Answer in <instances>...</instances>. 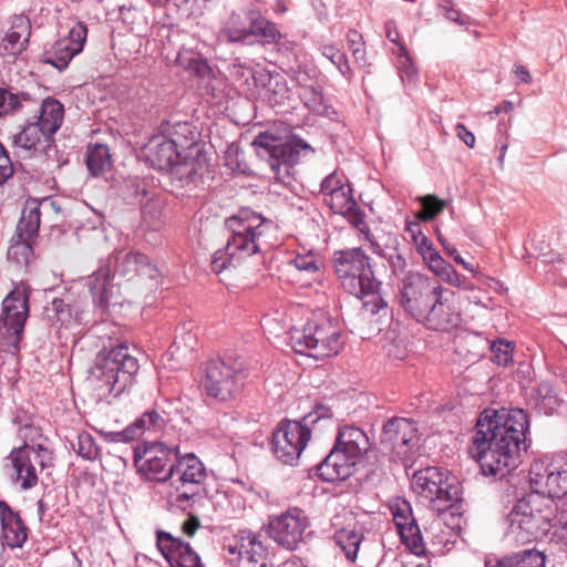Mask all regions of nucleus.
<instances>
[{
	"label": "nucleus",
	"mask_w": 567,
	"mask_h": 567,
	"mask_svg": "<svg viewBox=\"0 0 567 567\" xmlns=\"http://www.w3.org/2000/svg\"><path fill=\"white\" fill-rule=\"evenodd\" d=\"M527 413L523 409L494 411L481 414L472 436L470 454L484 475L503 478L522 463V454L529 443Z\"/></svg>",
	"instance_id": "1"
},
{
	"label": "nucleus",
	"mask_w": 567,
	"mask_h": 567,
	"mask_svg": "<svg viewBox=\"0 0 567 567\" xmlns=\"http://www.w3.org/2000/svg\"><path fill=\"white\" fill-rule=\"evenodd\" d=\"M229 237L224 249L212 256V270L216 275L236 268L247 257L259 254L269 247L268 233L272 221L250 209H241L225 221Z\"/></svg>",
	"instance_id": "2"
},
{
	"label": "nucleus",
	"mask_w": 567,
	"mask_h": 567,
	"mask_svg": "<svg viewBox=\"0 0 567 567\" xmlns=\"http://www.w3.org/2000/svg\"><path fill=\"white\" fill-rule=\"evenodd\" d=\"M334 271L344 291L360 299L371 315L386 307L380 296L381 282L375 278L370 257L362 248H349L333 254Z\"/></svg>",
	"instance_id": "3"
},
{
	"label": "nucleus",
	"mask_w": 567,
	"mask_h": 567,
	"mask_svg": "<svg viewBox=\"0 0 567 567\" xmlns=\"http://www.w3.org/2000/svg\"><path fill=\"white\" fill-rule=\"evenodd\" d=\"M555 514L554 501L537 493H529L518 499L508 513V535L519 543L546 536L553 526Z\"/></svg>",
	"instance_id": "4"
},
{
	"label": "nucleus",
	"mask_w": 567,
	"mask_h": 567,
	"mask_svg": "<svg viewBox=\"0 0 567 567\" xmlns=\"http://www.w3.org/2000/svg\"><path fill=\"white\" fill-rule=\"evenodd\" d=\"M184 146H178L175 138L159 134L150 138L145 145L147 161L159 171L169 169L173 179L188 185L200 173L204 162L199 157L198 146L192 145L183 155Z\"/></svg>",
	"instance_id": "5"
},
{
	"label": "nucleus",
	"mask_w": 567,
	"mask_h": 567,
	"mask_svg": "<svg viewBox=\"0 0 567 567\" xmlns=\"http://www.w3.org/2000/svg\"><path fill=\"white\" fill-rule=\"evenodd\" d=\"M138 370L137 358L126 343H120L96 355L90 371V379L104 394L113 392L120 394L133 384Z\"/></svg>",
	"instance_id": "6"
},
{
	"label": "nucleus",
	"mask_w": 567,
	"mask_h": 567,
	"mask_svg": "<svg viewBox=\"0 0 567 567\" xmlns=\"http://www.w3.org/2000/svg\"><path fill=\"white\" fill-rule=\"evenodd\" d=\"M414 493L427 503L435 517L425 533L436 536L443 524L441 515L454 507L461 501V489L457 484L449 482L445 473L437 467H426L417 471L412 478Z\"/></svg>",
	"instance_id": "7"
},
{
	"label": "nucleus",
	"mask_w": 567,
	"mask_h": 567,
	"mask_svg": "<svg viewBox=\"0 0 567 567\" xmlns=\"http://www.w3.org/2000/svg\"><path fill=\"white\" fill-rule=\"evenodd\" d=\"M172 476L167 487V497L172 505L187 509L200 497L207 478V468L194 453L181 455L179 449L171 464Z\"/></svg>",
	"instance_id": "8"
},
{
	"label": "nucleus",
	"mask_w": 567,
	"mask_h": 567,
	"mask_svg": "<svg viewBox=\"0 0 567 567\" xmlns=\"http://www.w3.org/2000/svg\"><path fill=\"white\" fill-rule=\"evenodd\" d=\"M29 317V290L23 284L16 285L2 301L0 316V349L17 354Z\"/></svg>",
	"instance_id": "9"
},
{
	"label": "nucleus",
	"mask_w": 567,
	"mask_h": 567,
	"mask_svg": "<svg viewBox=\"0 0 567 567\" xmlns=\"http://www.w3.org/2000/svg\"><path fill=\"white\" fill-rule=\"evenodd\" d=\"M308 419H310L309 423H316L319 420L318 416L312 419L310 413L303 417L302 422L281 421L272 432L271 451L282 464L290 466L298 464L301 453L311 439V430L307 423Z\"/></svg>",
	"instance_id": "10"
},
{
	"label": "nucleus",
	"mask_w": 567,
	"mask_h": 567,
	"mask_svg": "<svg viewBox=\"0 0 567 567\" xmlns=\"http://www.w3.org/2000/svg\"><path fill=\"white\" fill-rule=\"evenodd\" d=\"M220 34L228 42H244L251 37L261 38L265 43H275L280 39L276 25L258 11L243 8L234 11L223 23Z\"/></svg>",
	"instance_id": "11"
},
{
	"label": "nucleus",
	"mask_w": 567,
	"mask_h": 567,
	"mask_svg": "<svg viewBox=\"0 0 567 567\" xmlns=\"http://www.w3.org/2000/svg\"><path fill=\"white\" fill-rule=\"evenodd\" d=\"M178 446H167L161 442H144L134 450V464L138 474L147 481L169 484Z\"/></svg>",
	"instance_id": "12"
},
{
	"label": "nucleus",
	"mask_w": 567,
	"mask_h": 567,
	"mask_svg": "<svg viewBox=\"0 0 567 567\" xmlns=\"http://www.w3.org/2000/svg\"><path fill=\"white\" fill-rule=\"evenodd\" d=\"M252 144L261 156H269V166L278 179L281 178V172L289 175L290 167L298 162L302 151H312L301 138L291 136L282 142L268 132L257 135Z\"/></svg>",
	"instance_id": "13"
},
{
	"label": "nucleus",
	"mask_w": 567,
	"mask_h": 567,
	"mask_svg": "<svg viewBox=\"0 0 567 567\" xmlns=\"http://www.w3.org/2000/svg\"><path fill=\"white\" fill-rule=\"evenodd\" d=\"M40 228V207L28 202L22 209L20 220L8 249V260L21 266L28 265L33 256L32 243Z\"/></svg>",
	"instance_id": "14"
},
{
	"label": "nucleus",
	"mask_w": 567,
	"mask_h": 567,
	"mask_svg": "<svg viewBox=\"0 0 567 567\" xmlns=\"http://www.w3.org/2000/svg\"><path fill=\"white\" fill-rule=\"evenodd\" d=\"M440 286L427 276L410 274L403 279L400 288L399 301L401 307L412 318L422 321L424 311H426Z\"/></svg>",
	"instance_id": "15"
},
{
	"label": "nucleus",
	"mask_w": 567,
	"mask_h": 567,
	"mask_svg": "<svg viewBox=\"0 0 567 567\" xmlns=\"http://www.w3.org/2000/svg\"><path fill=\"white\" fill-rule=\"evenodd\" d=\"M203 385L209 396L226 401L240 392L243 374L224 360H212L206 365Z\"/></svg>",
	"instance_id": "16"
},
{
	"label": "nucleus",
	"mask_w": 567,
	"mask_h": 567,
	"mask_svg": "<svg viewBox=\"0 0 567 567\" xmlns=\"http://www.w3.org/2000/svg\"><path fill=\"white\" fill-rule=\"evenodd\" d=\"M530 493H537L554 501L567 494V466L538 460L529 468Z\"/></svg>",
	"instance_id": "17"
},
{
	"label": "nucleus",
	"mask_w": 567,
	"mask_h": 567,
	"mask_svg": "<svg viewBox=\"0 0 567 567\" xmlns=\"http://www.w3.org/2000/svg\"><path fill=\"white\" fill-rule=\"evenodd\" d=\"M417 443V427L414 421L405 417H393L383 425L381 444L399 460H410Z\"/></svg>",
	"instance_id": "18"
},
{
	"label": "nucleus",
	"mask_w": 567,
	"mask_h": 567,
	"mask_svg": "<svg viewBox=\"0 0 567 567\" xmlns=\"http://www.w3.org/2000/svg\"><path fill=\"white\" fill-rule=\"evenodd\" d=\"M308 519L302 511L290 508L269 522V536L281 547L293 550L303 540Z\"/></svg>",
	"instance_id": "19"
},
{
	"label": "nucleus",
	"mask_w": 567,
	"mask_h": 567,
	"mask_svg": "<svg viewBox=\"0 0 567 567\" xmlns=\"http://www.w3.org/2000/svg\"><path fill=\"white\" fill-rule=\"evenodd\" d=\"M106 264L114 268L113 276L118 275L126 280H133L135 277L150 279L158 282L159 270L153 265L148 257L137 251H118L111 256Z\"/></svg>",
	"instance_id": "20"
},
{
	"label": "nucleus",
	"mask_w": 567,
	"mask_h": 567,
	"mask_svg": "<svg viewBox=\"0 0 567 567\" xmlns=\"http://www.w3.org/2000/svg\"><path fill=\"white\" fill-rule=\"evenodd\" d=\"M86 25L79 22L72 27L68 37L59 39L52 48L44 53L43 62L62 71L74 55L79 54L86 41Z\"/></svg>",
	"instance_id": "21"
},
{
	"label": "nucleus",
	"mask_w": 567,
	"mask_h": 567,
	"mask_svg": "<svg viewBox=\"0 0 567 567\" xmlns=\"http://www.w3.org/2000/svg\"><path fill=\"white\" fill-rule=\"evenodd\" d=\"M157 547L171 567H204L200 557L190 545L169 533L158 532Z\"/></svg>",
	"instance_id": "22"
},
{
	"label": "nucleus",
	"mask_w": 567,
	"mask_h": 567,
	"mask_svg": "<svg viewBox=\"0 0 567 567\" xmlns=\"http://www.w3.org/2000/svg\"><path fill=\"white\" fill-rule=\"evenodd\" d=\"M31 37V22L27 16L11 18L10 27L0 42V56L17 60L28 48Z\"/></svg>",
	"instance_id": "23"
},
{
	"label": "nucleus",
	"mask_w": 567,
	"mask_h": 567,
	"mask_svg": "<svg viewBox=\"0 0 567 567\" xmlns=\"http://www.w3.org/2000/svg\"><path fill=\"white\" fill-rule=\"evenodd\" d=\"M334 544L343 551L350 563H355L363 534L352 527L344 526V516L337 514L330 523V528L324 529Z\"/></svg>",
	"instance_id": "24"
},
{
	"label": "nucleus",
	"mask_w": 567,
	"mask_h": 567,
	"mask_svg": "<svg viewBox=\"0 0 567 567\" xmlns=\"http://www.w3.org/2000/svg\"><path fill=\"white\" fill-rule=\"evenodd\" d=\"M32 449L28 444L13 449L7 457V467L12 470V478L22 489H31L38 484V474L31 457Z\"/></svg>",
	"instance_id": "25"
},
{
	"label": "nucleus",
	"mask_w": 567,
	"mask_h": 567,
	"mask_svg": "<svg viewBox=\"0 0 567 567\" xmlns=\"http://www.w3.org/2000/svg\"><path fill=\"white\" fill-rule=\"evenodd\" d=\"M229 551L238 554V567H268L267 549L254 533L241 535Z\"/></svg>",
	"instance_id": "26"
},
{
	"label": "nucleus",
	"mask_w": 567,
	"mask_h": 567,
	"mask_svg": "<svg viewBox=\"0 0 567 567\" xmlns=\"http://www.w3.org/2000/svg\"><path fill=\"white\" fill-rule=\"evenodd\" d=\"M357 462L338 444H334L329 455L321 461V481L334 482L348 478Z\"/></svg>",
	"instance_id": "27"
},
{
	"label": "nucleus",
	"mask_w": 567,
	"mask_h": 567,
	"mask_svg": "<svg viewBox=\"0 0 567 567\" xmlns=\"http://www.w3.org/2000/svg\"><path fill=\"white\" fill-rule=\"evenodd\" d=\"M447 293L451 295L447 289L440 286L430 301L426 311H424L422 321H426L435 330H445L454 323L451 308L446 305L447 298L445 295Z\"/></svg>",
	"instance_id": "28"
},
{
	"label": "nucleus",
	"mask_w": 567,
	"mask_h": 567,
	"mask_svg": "<svg viewBox=\"0 0 567 567\" xmlns=\"http://www.w3.org/2000/svg\"><path fill=\"white\" fill-rule=\"evenodd\" d=\"M52 137L42 131L34 122L27 124L13 136V146L20 154H32L51 147Z\"/></svg>",
	"instance_id": "29"
},
{
	"label": "nucleus",
	"mask_w": 567,
	"mask_h": 567,
	"mask_svg": "<svg viewBox=\"0 0 567 567\" xmlns=\"http://www.w3.org/2000/svg\"><path fill=\"white\" fill-rule=\"evenodd\" d=\"M322 199L334 214L346 216L354 226L358 227L363 223L362 214L352 197L350 185L344 188L334 189V192Z\"/></svg>",
	"instance_id": "30"
},
{
	"label": "nucleus",
	"mask_w": 567,
	"mask_h": 567,
	"mask_svg": "<svg viewBox=\"0 0 567 567\" xmlns=\"http://www.w3.org/2000/svg\"><path fill=\"white\" fill-rule=\"evenodd\" d=\"M113 277L110 264H104L86 278V286L92 295L93 302L102 310L106 309L110 303L113 293V285L111 284Z\"/></svg>",
	"instance_id": "31"
},
{
	"label": "nucleus",
	"mask_w": 567,
	"mask_h": 567,
	"mask_svg": "<svg viewBox=\"0 0 567 567\" xmlns=\"http://www.w3.org/2000/svg\"><path fill=\"white\" fill-rule=\"evenodd\" d=\"M0 519L6 544L11 548L22 547L27 540V527L18 513L3 501H0Z\"/></svg>",
	"instance_id": "32"
},
{
	"label": "nucleus",
	"mask_w": 567,
	"mask_h": 567,
	"mask_svg": "<svg viewBox=\"0 0 567 567\" xmlns=\"http://www.w3.org/2000/svg\"><path fill=\"white\" fill-rule=\"evenodd\" d=\"M168 419L161 414L156 409L144 412L123 432L118 433L123 441H132L145 432H158L164 429Z\"/></svg>",
	"instance_id": "33"
},
{
	"label": "nucleus",
	"mask_w": 567,
	"mask_h": 567,
	"mask_svg": "<svg viewBox=\"0 0 567 567\" xmlns=\"http://www.w3.org/2000/svg\"><path fill=\"white\" fill-rule=\"evenodd\" d=\"M336 444L342 447L350 457L357 460L363 456L370 447L367 434L361 429L349 425L339 427Z\"/></svg>",
	"instance_id": "34"
},
{
	"label": "nucleus",
	"mask_w": 567,
	"mask_h": 567,
	"mask_svg": "<svg viewBox=\"0 0 567 567\" xmlns=\"http://www.w3.org/2000/svg\"><path fill=\"white\" fill-rule=\"evenodd\" d=\"M64 120L63 104L53 97H47L41 103L38 121L34 122L50 137L58 132Z\"/></svg>",
	"instance_id": "35"
},
{
	"label": "nucleus",
	"mask_w": 567,
	"mask_h": 567,
	"mask_svg": "<svg viewBox=\"0 0 567 567\" xmlns=\"http://www.w3.org/2000/svg\"><path fill=\"white\" fill-rule=\"evenodd\" d=\"M319 326L317 322H308L303 327L302 331H296L292 334L291 340L296 353L317 360V354L311 353L310 351L317 349L319 340L316 338V332Z\"/></svg>",
	"instance_id": "36"
},
{
	"label": "nucleus",
	"mask_w": 567,
	"mask_h": 567,
	"mask_svg": "<svg viewBox=\"0 0 567 567\" xmlns=\"http://www.w3.org/2000/svg\"><path fill=\"white\" fill-rule=\"evenodd\" d=\"M396 529L402 543L410 548L411 551L415 555H420L424 551L422 533L415 518L406 523H398Z\"/></svg>",
	"instance_id": "37"
},
{
	"label": "nucleus",
	"mask_w": 567,
	"mask_h": 567,
	"mask_svg": "<svg viewBox=\"0 0 567 567\" xmlns=\"http://www.w3.org/2000/svg\"><path fill=\"white\" fill-rule=\"evenodd\" d=\"M111 165V154L106 145L96 144L90 147L86 156V166L93 175L97 176L104 173Z\"/></svg>",
	"instance_id": "38"
},
{
	"label": "nucleus",
	"mask_w": 567,
	"mask_h": 567,
	"mask_svg": "<svg viewBox=\"0 0 567 567\" xmlns=\"http://www.w3.org/2000/svg\"><path fill=\"white\" fill-rule=\"evenodd\" d=\"M30 95L25 92H13L11 89L0 87V117L17 113L29 102Z\"/></svg>",
	"instance_id": "39"
},
{
	"label": "nucleus",
	"mask_w": 567,
	"mask_h": 567,
	"mask_svg": "<svg viewBox=\"0 0 567 567\" xmlns=\"http://www.w3.org/2000/svg\"><path fill=\"white\" fill-rule=\"evenodd\" d=\"M422 210L417 214V218L423 221L433 220L447 206V200L440 199L435 195H425L419 198Z\"/></svg>",
	"instance_id": "40"
},
{
	"label": "nucleus",
	"mask_w": 567,
	"mask_h": 567,
	"mask_svg": "<svg viewBox=\"0 0 567 567\" xmlns=\"http://www.w3.org/2000/svg\"><path fill=\"white\" fill-rule=\"evenodd\" d=\"M533 396L537 404L543 405L545 409L549 410H553L560 402L553 384L548 381L538 383L534 390Z\"/></svg>",
	"instance_id": "41"
},
{
	"label": "nucleus",
	"mask_w": 567,
	"mask_h": 567,
	"mask_svg": "<svg viewBox=\"0 0 567 567\" xmlns=\"http://www.w3.org/2000/svg\"><path fill=\"white\" fill-rule=\"evenodd\" d=\"M489 349L492 352V360L496 364L506 367L513 361L514 346L512 342L499 339L497 341H493L489 344Z\"/></svg>",
	"instance_id": "42"
},
{
	"label": "nucleus",
	"mask_w": 567,
	"mask_h": 567,
	"mask_svg": "<svg viewBox=\"0 0 567 567\" xmlns=\"http://www.w3.org/2000/svg\"><path fill=\"white\" fill-rule=\"evenodd\" d=\"M405 234L413 241L416 250L424 255L433 247L432 241L422 233L421 225L417 221L408 223L405 226Z\"/></svg>",
	"instance_id": "43"
},
{
	"label": "nucleus",
	"mask_w": 567,
	"mask_h": 567,
	"mask_svg": "<svg viewBox=\"0 0 567 567\" xmlns=\"http://www.w3.org/2000/svg\"><path fill=\"white\" fill-rule=\"evenodd\" d=\"M182 332L175 337V340L171 347L172 354H178L181 357H185L187 352H192L195 349L197 343V336L192 331H185V328H182Z\"/></svg>",
	"instance_id": "44"
},
{
	"label": "nucleus",
	"mask_w": 567,
	"mask_h": 567,
	"mask_svg": "<svg viewBox=\"0 0 567 567\" xmlns=\"http://www.w3.org/2000/svg\"><path fill=\"white\" fill-rule=\"evenodd\" d=\"M373 248L374 252L388 261L394 275H398L405 269V257L398 248L381 249L379 245H373Z\"/></svg>",
	"instance_id": "45"
},
{
	"label": "nucleus",
	"mask_w": 567,
	"mask_h": 567,
	"mask_svg": "<svg viewBox=\"0 0 567 567\" xmlns=\"http://www.w3.org/2000/svg\"><path fill=\"white\" fill-rule=\"evenodd\" d=\"M162 203L158 199H150L142 207L143 223L153 229H156L161 223Z\"/></svg>",
	"instance_id": "46"
},
{
	"label": "nucleus",
	"mask_w": 567,
	"mask_h": 567,
	"mask_svg": "<svg viewBox=\"0 0 567 567\" xmlns=\"http://www.w3.org/2000/svg\"><path fill=\"white\" fill-rule=\"evenodd\" d=\"M76 453L83 458L90 461H93L99 456V446L91 434L83 432L78 435Z\"/></svg>",
	"instance_id": "47"
},
{
	"label": "nucleus",
	"mask_w": 567,
	"mask_h": 567,
	"mask_svg": "<svg viewBox=\"0 0 567 567\" xmlns=\"http://www.w3.org/2000/svg\"><path fill=\"white\" fill-rule=\"evenodd\" d=\"M347 41L349 50L351 51L354 61L360 65L364 66L367 63L365 49L362 35L355 31L350 30L347 34Z\"/></svg>",
	"instance_id": "48"
},
{
	"label": "nucleus",
	"mask_w": 567,
	"mask_h": 567,
	"mask_svg": "<svg viewBox=\"0 0 567 567\" xmlns=\"http://www.w3.org/2000/svg\"><path fill=\"white\" fill-rule=\"evenodd\" d=\"M343 343L341 332L338 330L331 331L321 340V357L337 355L342 350Z\"/></svg>",
	"instance_id": "49"
},
{
	"label": "nucleus",
	"mask_w": 567,
	"mask_h": 567,
	"mask_svg": "<svg viewBox=\"0 0 567 567\" xmlns=\"http://www.w3.org/2000/svg\"><path fill=\"white\" fill-rule=\"evenodd\" d=\"M385 31H386V38L391 42L398 44V54L401 58H404L403 66L406 69V74L410 75L412 73L411 59L408 55V51H406V48L404 47V44L400 42V35L396 30V27L392 22H388L385 24Z\"/></svg>",
	"instance_id": "50"
},
{
	"label": "nucleus",
	"mask_w": 567,
	"mask_h": 567,
	"mask_svg": "<svg viewBox=\"0 0 567 567\" xmlns=\"http://www.w3.org/2000/svg\"><path fill=\"white\" fill-rule=\"evenodd\" d=\"M48 312L51 321L61 326L66 324L71 319L70 306L61 299H54Z\"/></svg>",
	"instance_id": "51"
},
{
	"label": "nucleus",
	"mask_w": 567,
	"mask_h": 567,
	"mask_svg": "<svg viewBox=\"0 0 567 567\" xmlns=\"http://www.w3.org/2000/svg\"><path fill=\"white\" fill-rule=\"evenodd\" d=\"M439 278L453 287H462L466 290L473 289V286L451 264H447L443 271H441Z\"/></svg>",
	"instance_id": "52"
},
{
	"label": "nucleus",
	"mask_w": 567,
	"mask_h": 567,
	"mask_svg": "<svg viewBox=\"0 0 567 567\" xmlns=\"http://www.w3.org/2000/svg\"><path fill=\"white\" fill-rule=\"evenodd\" d=\"M390 509L392 512L395 526H398V523H406L414 519L411 505L406 501L396 499L391 504Z\"/></svg>",
	"instance_id": "53"
},
{
	"label": "nucleus",
	"mask_w": 567,
	"mask_h": 567,
	"mask_svg": "<svg viewBox=\"0 0 567 567\" xmlns=\"http://www.w3.org/2000/svg\"><path fill=\"white\" fill-rule=\"evenodd\" d=\"M349 184L344 176L338 172H332L321 182V196H329L334 189L344 188Z\"/></svg>",
	"instance_id": "54"
},
{
	"label": "nucleus",
	"mask_w": 567,
	"mask_h": 567,
	"mask_svg": "<svg viewBox=\"0 0 567 567\" xmlns=\"http://www.w3.org/2000/svg\"><path fill=\"white\" fill-rule=\"evenodd\" d=\"M424 262L427 268L435 275L440 276L441 271L447 266V261L436 251L435 248H432L424 255H422Z\"/></svg>",
	"instance_id": "55"
},
{
	"label": "nucleus",
	"mask_w": 567,
	"mask_h": 567,
	"mask_svg": "<svg viewBox=\"0 0 567 567\" xmlns=\"http://www.w3.org/2000/svg\"><path fill=\"white\" fill-rule=\"evenodd\" d=\"M293 264L297 269L303 271L316 272L318 270L317 261L315 255L309 251L307 254H299L293 259Z\"/></svg>",
	"instance_id": "56"
},
{
	"label": "nucleus",
	"mask_w": 567,
	"mask_h": 567,
	"mask_svg": "<svg viewBox=\"0 0 567 567\" xmlns=\"http://www.w3.org/2000/svg\"><path fill=\"white\" fill-rule=\"evenodd\" d=\"M31 456L38 461L39 465L44 468L53 465V453L41 444L31 446Z\"/></svg>",
	"instance_id": "57"
},
{
	"label": "nucleus",
	"mask_w": 567,
	"mask_h": 567,
	"mask_svg": "<svg viewBox=\"0 0 567 567\" xmlns=\"http://www.w3.org/2000/svg\"><path fill=\"white\" fill-rule=\"evenodd\" d=\"M13 175V165L12 162L0 143V184L7 182Z\"/></svg>",
	"instance_id": "58"
},
{
	"label": "nucleus",
	"mask_w": 567,
	"mask_h": 567,
	"mask_svg": "<svg viewBox=\"0 0 567 567\" xmlns=\"http://www.w3.org/2000/svg\"><path fill=\"white\" fill-rule=\"evenodd\" d=\"M333 65L337 66L339 72L347 78V80H350L352 76L351 69L348 63V59L344 53H342L340 50L334 53L333 58L329 59Z\"/></svg>",
	"instance_id": "59"
},
{
	"label": "nucleus",
	"mask_w": 567,
	"mask_h": 567,
	"mask_svg": "<svg viewBox=\"0 0 567 567\" xmlns=\"http://www.w3.org/2000/svg\"><path fill=\"white\" fill-rule=\"evenodd\" d=\"M445 254L451 257L457 265L470 271L474 277L480 276L478 271L473 267V265L465 261L454 246H445Z\"/></svg>",
	"instance_id": "60"
},
{
	"label": "nucleus",
	"mask_w": 567,
	"mask_h": 567,
	"mask_svg": "<svg viewBox=\"0 0 567 567\" xmlns=\"http://www.w3.org/2000/svg\"><path fill=\"white\" fill-rule=\"evenodd\" d=\"M440 9L442 10L445 18L450 21H453L460 25H465L468 23V17L462 14L457 9L447 4H441Z\"/></svg>",
	"instance_id": "61"
},
{
	"label": "nucleus",
	"mask_w": 567,
	"mask_h": 567,
	"mask_svg": "<svg viewBox=\"0 0 567 567\" xmlns=\"http://www.w3.org/2000/svg\"><path fill=\"white\" fill-rule=\"evenodd\" d=\"M455 132H456L457 137L461 141H463L466 146H468L470 148L474 147V145H475V136H474V134L471 131H468L466 128V126L464 124L458 123L455 126Z\"/></svg>",
	"instance_id": "62"
},
{
	"label": "nucleus",
	"mask_w": 567,
	"mask_h": 567,
	"mask_svg": "<svg viewBox=\"0 0 567 567\" xmlns=\"http://www.w3.org/2000/svg\"><path fill=\"white\" fill-rule=\"evenodd\" d=\"M556 535L567 545V502L563 505L559 516V527L556 532Z\"/></svg>",
	"instance_id": "63"
},
{
	"label": "nucleus",
	"mask_w": 567,
	"mask_h": 567,
	"mask_svg": "<svg viewBox=\"0 0 567 567\" xmlns=\"http://www.w3.org/2000/svg\"><path fill=\"white\" fill-rule=\"evenodd\" d=\"M200 523L196 516H189L182 525V529L184 534L187 536H194L196 530L198 529Z\"/></svg>",
	"instance_id": "64"
}]
</instances>
